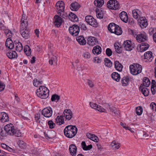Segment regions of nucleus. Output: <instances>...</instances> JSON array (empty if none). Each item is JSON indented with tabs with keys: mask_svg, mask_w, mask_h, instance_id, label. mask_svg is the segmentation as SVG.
<instances>
[{
	"mask_svg": "<svg viewBox=\"0 0 156 156\" xmlns=\"http://www.w3.org/2000/svg\"><path fill=\"white\" fill-rule=\"evenodd\" d=\"M77 129L75 126L69 125L66 127L64 130L65 135L69 138L74 137L76 134Z\"/></svg>",
	"mask_w": 156,
	"mask_h": 156,
	"instance_id": "obj_1",
	"label": "nucleus"
},
{
	"mask_svg": "<svg viewBox=\"0 0 156 156\" xmlns=\"http://www.w3.org/2000/svg\"><path fill=\"white\" fill-rule=\"evenodd\" d=\"M49 90L47 87L43 86H40L36 91L37 96L41 99H45L49 96Z\"/></svg>",
	"mask_w": 156,
	"mask_h": 156,
	"instance_id": "obj_2",
	"label": "nucleus"
},
{
	"mask_svg": "<svg viewBox=\"0 0 156 156\" xmlns=\"http://www.w3.org/2000/svg\"><path fill=\"white\" fill-rule=\"evenodd\" d=\"M131 73L133 75H137L141 73L142 68L141 65L138 63H134L129 66Z\"/></svg>",
	"mask_w": 156,
	"mask_h": 156,
	"instance_id": "obj_3",
	"label": "nucleus"
},
{
	"mask_svg": "<svg viewBox=\"0 0 156 156\" xmlns=\"http://www.w3.org/2000/svg\"><path fill=\"white\" fill-rule=\"evenodd\" d=\"M107 7L109 9L115 10L119 9L120 5L116 0H110L107 3Z\"/></svg>",
	"mask_w": 156,
	"mask_h": 156,
	"instance_id": "obj_4",
	"label": "nucleus"
},
{
	"mask_svg": "<svg viewBox=\"0 0 156 156\" xmlns=\"http://www.w3.org/2000/svg\"><path fill=\"white\" fill-rule=\"evenodd\" d=\"M85 20L86 22L91 26L96 27L98 23L96 20L91 16H86Z\"/></svg>",
	"mask_w": 156,
	"mask_h": 156,
	"instance_id": "obj_5",
	"label": "nucleus"
},
{
	"mask_svg": "<svg viewBox=\"0 0 156 156\" xmlns=\"http://www.w3.org/2000/svg\"><path fill=\"white\" fill-rule=\"evenodd\" d=\"M69 30L70 33L74 36H76L78 35L80 30L79 27L76 24L70 26L69 27Z\"/></svg>",
	"mask_w": 156,
	"mask_h": 156,
	"instance_id": "obj_6",
	"label": "nucleus"
},
{
	"mask_svg": "<svg viewBox=\"0 0 156 156\" xmlns=\"http://www.w3.org/2000/svg\"><path fill=\"white\" fill-rule=\"evenodd\" d=\"M56 8L58 10V14L61 16V12L64 10L65 4L62 1H58L55 5Z\"/></svg>",
	"mask_w": 156,
	"mask_h": 156,
	"instance_id": "obj_7",
	"label": "nucleus"
},
{
	"mask_svg": "<svg viewBox=\"0 0 156 156\" xmlns=\"http://www.w3.org/2000/svg\"><path fill=\"white\" fill-rule=\"evenodd\" d=\"M4 130L7 133L10 135H13L15 129L14 126L12 123L6 125L4 127Z\"/></svg>",
	"mask_w": 156,
	"mask_h": 156,
	"instance_id": "obj_8",
	"label": "nucleus"
},
{
	"mask_svg": "<svg viewBox=\"0 0 156 156\" xmlns=\"http://www.w3.org/2000/svg\"><path fill=\"white\" fill-rule=\"evenodd\" d=\"M122 46L127 51H130L134 47V44H132L131 41L130 40L125 41L122 44Z\"/></svg>",
	"mask_w": 156,
	"mask_h": 156,
	"instance_id": "obj_9",
	"label": "nucleus"
},
{
	"mask_svg": "<svg viewBox=\"0 0 156 156\" xmlns=\"http://www.w3.org/2000/svg\"><path fill=\"white\" fill-rule=\"evenodd\" d=\"M21 22L20 30L27 29L28 26L27 17L23 14L21 18Z\"/></svg>",
	"mask_w": 156,
	"mask_h": 156,
	"instance_id": "obj_10",
	"label": "nucleus"
},
{
	"mask_svg": "<svg viewBox=\"0 0 156 156\" xmlns=\"http://www.w3.org/2000/svg\"><path fill=\"white\" fill-rule=\"evenodd\" d=\"M52 114V111L50 107H48L44 108L42 111V114L45 117L49 118Z\"/></svg>",
	"mask_w": 156,
	"mask_h": 156,
	"instance_id": "obj_11",
	"label": "nucleus"
},
{
	"mask_svg": "<svg viewBox=\"0 0 156 156\" xmlns=\"http://www.w3.org/2000/svg\"><path fill=\"white\" fill-rule=\"evenodd\" d=\"M144 60L146 62H150L153 59L154 56L152 55V53L150 51L146 52L144 54Z\"/></svg>",
	"mask_w": 156,
	"mask_h": 156,
	"instance_id": "obj_12",
	"label": "nucleus"
},
{
	"mask_svg": "<svg viewBox=\"0 0 156 156\" xmlns=\"http://www.w3.org/2000/svg\"><path fill=\"white\" fill-rule=\"evenodd\" d=\"M136 40L139 42H143L147 40L146 34L144 32L140 33L137 35Z\"/></svg>",
	"mask_w": 156,
	"mask_h": 156,
	"instance_id": "obj_13",
	"label": "nucleus"
},
{
	"mask_svg": "<svg viewBox=\"0 0 156 156\" xmlns=\"http://www.w3.org/2000/svg\"><path fill=\"white\" fill-rule=\"evenodd\" d=\"M0 29L3 30L7 37L11 36L12 32L0 21Z\"/></svg>",
	"mask_w": 156,
	"mask_h": 156,
	"instance_id": "obj_14",
	"label": "nucleus"
},
{
	"mask_svg": "<svg viewBox=\"0 0 156 156\" xmlns=\"http://www.w3.org/2000/svg\"><path fill=\"white\" fill-rule=\"evenodd\" d=\"M12 34H13L12 33L11 37H8V38L6 39L5 43V46L10 49H13L14 48V42H13L11 39Z\"/></svg>",
	"mask_w": 156,
	"mask_h": 156,
	"instance_id": "obj_15",
	"label": "nucleus"
},
{
	"mask_svg": "<svg viewBox=\"0 0 156 156\" xmlns=\"http://www.w3.org/2000/svg\"><path fill=\"white\" fill-rule=\"evenodd\" d=\"M90 105L92 108L95 109L101 112H105V109L98 105L93 102H90Z\"/></svg>",
	"mask_w": 156,
	"mask_h": 156,
	"instance_id": "obj_16",
	"label": "nucleus"
},
{
	"mask_svg": "<svg viewBox=\"0 0 156 156\" xmlns=\"http://www.w3.org/2000/svg\"><path fill=\"white\" fill-rule=\"evenodd\" d=\"M98 43V39L95 37L90 36L88 37L87 44L88 45L93 46Z\"/></svg>",
	"mask_w": 156,
	"mask_h": 156,
	"instance_id": "obj_17",
	"label": "nucleus"
},
{
	"mask_svg": "<svg viewBox=\"0 0 156 156\" xmlns=\"http://www.w3.org/2000/svg\"><path fill=\"white\" fill-rule=\"evenodd\" d=\"M14 48L15 50L17 51L21 52L23 49L22 44L18 40H16L14 41Z\"/></svg>",
	"mask_w": 156,
	"mask_h": 156,
	"instance_id": "obj_18",
	"label": "nucleus"
},
{
	"mask_svg": "<svg viewBox=\"0 0 156 156\" xmlns=\"http://www.w3.org/2000/svg\"><path fill=\"white\" fill-rule=\"evenodd\" d=\"M138 22L139 23V25L142 28H145L147 26V20L145 17H140V19L138 20Z\"/></svg>",
	"mask_w": 156,
	"mask_h": 156,
	"instance_id": "obj_19",
	"label": "nucleus"
},
{
	"mask_svg": "<svg viewBox=\"0 0 156 156\" xmlns=\"http://www.w3.org/2000/svg\"><path fill=\"white\" fill-rule=\"evenodd\" d=\"M7 56L10 59H13L17 58V55L16 51H10L6 53Z\"/></svg>",
	"mask_w": 156,
	"mask_h": 156,
	"instance_id": "obj_20",
	"label": "nucleus"
},
{
	"mask_svg": "<svg viewBox=\"0 0 156 156\" xmlns=\"http://www.w3.org/2000/svg\"><path fill=\"white\" fill-rule=\"evenodd\" d=\"M64 116H66V119L69 120L73 117L72 112L70 109H65L64 112Z\"/></svg>",
	"mask_w": 156,
	"mask_h": 156,
	"instance_id": "obj_21",
	"label": "nucleus"
},
{
	"mask_svg": "<svg viewBox=\"0 0 156 156\" xmlns=\"http://www.w3.org/2000/svg\"><path fill=\"white\" fill-rule=\"evenodd\" d=\"M121 20L124 22L126 23L128 21V16L127 13L125 11H122L119 15Z\"/></svg>",
	"mask_w": 156,
	"mask_h": 156,
	"instance_id": "obj_22",
	"label": "nucleus"
},
{
	"mask_svg": "<svg viewBox=\"0 0 156 156\" xmlns=\"http://www.w3.org/2000/svg\"><path fill=\"white\" fill-rule=\"evenodd\" d=\"M77 147L74 144H71L69 146V150L71 154L75 156L76 154Z\"/></svg>",
	"mask_w": 156,
	"mask_h": 156,
	"instance_id": "obj_23",
	"label": "nucleus"
},
{
	"mask_svg": "<svg viewBox=\"0 0 156 156\" xmlns=\"http://www.w3.org/2000/svg\"><path fill=\"white\" fill-rule=\"evenodd\" d=\"M55 20L54 21V24L57 27H59L61 25L62 20V18L58 15H55Z\"/></svg>",
	"mask_w": 156,
	"mask_h": 156,
	"instance_id": "obj_24",
	"label": "nucleus"
},
{
	"mask_svg": "<svg viewBox=\"0 0 156 156\" xmlns=\"http://www.w3.org/2000/svg\"><path fill=\"white\" fill-rule=\"evenodd\" d=\"M132 14L133 17L136 19L138 18L140 19L141 16V13L139 10L138 9H134L132 11Z\"/></svg>",
	"mask_w": 156,
	"mask_h": 156,
	"instance_id": "obj_25",
	"label": "nucleus"
},
{
	"mask_svg": "<svg viewBox=\"0 0 156 156\" xmlns=\"http://www.w3.org/2000/svg\"><path fill=\"white\" fill-rule=\"evenodd\" d=\"M139 90L141 91L142 93L145 96H147L149 94V90L147 88L144 87L141 84Z\"/></svg>",
	"mask_w": 156,
	"mask_h": 156,
	"instance_id": "obj_26",
	"label": "nucleus"
},
{
	"mask_svg": "<svg viewBox=\"0 0 156 156\" xmlns=\"http://www.w3.org/2000/svg\"><path fill=\"white\" fill-rule=\"evenodd\" d=\"M20 33L23 37L28 39L30 37L29 31L27 29L20 30Z\"/></svg>",
	"mask_w": 156,
	"mask_h": 156,
	"instance_id": "obj_27",
	"label": "nucleus"
},
{
	"mask_svg": "<svg viewBox=\"0 0 156 156\" xmlns=\"http://www.w3.org/2000/svg\"><path fill=\"white\" fill-rule=\"evenodd\" d=\"M149 44L144 42L142 43L140 46V52H143L146 50L149 47Z\"/></svg>",
	"mask_w": 156,
	"mask_h": 156,
	"instance_id": "obj_28",
	"label": "nucleus"
},
{
	"mask_svg": "<svg viewBox=\"0 0 156 156\" xmlns=\"http://www.w3.org/2000/svg\"><path fill=\"white\" fill-rule=\"evenodd\" d=\"M80 7V5L77 2L72 3L70 5V8L72 10L77 11Z\"/></svg>",
	"mask_w": 156,
	"mask_h": 156,
	"instance_id": "obj_29",
	"label": "nucleus"
},
{
	"mask_svg": "<svg viewBox=\"0 0 156 156\" xmlns=\"http://www.w3.org/2000/svg\"><path fill=\"white\" fill-rule=\"evenodd\" d=\"M117 26L118 25H116L114 23H111L108 26V29L110 32L114 33V31H115V29Z\"/></svg>",
	"mask_w": 156,
	"mask_h": 156,
	"instance_id": "obj_30",
	"label": "nucleus"
},
{
	"mask_svg": "<svg viewBox=\"0 0 156 156\" xmlns=\"http://www.w3.org/2000/svg\"><path fill=\"white\" fill-rule=\"evenodd\" d=\"M114 65L115 67L117 70L119 72H121L122 70L123 66L118 61H115Z\"/></svg>",
	"mask_w": 156,
	"mask_h": 156,
	"instance_id": "obj_31",
	"label": "nucleus"
},
{
	"mask_svg": "<svg viewBox=\"0 0 156 156\" xmlns=\"http://www.w3.org/2000/svg\"><path fill=\"white\" fill-rule=\"evenodd\" d=\"M129 78L128 76L123 77L122 79L121 82L123 86H126L128 84L129 81Z\"/></svg>",
	"mask_w": 156,
	"mask_h": 156,
	"instance_id": "obj_32",
	"label": "nucleus"
},
{
	"mask_svg": "<svg viewBox=\"0 0 156 156\" xmlns=\"http://www.w3.org/2000/svg\"><path fill=\"white\" fill-rule=\"evenodd\" d=\"M76 39V41L80 45H84L86 44V43L84 37L82 36L77 37Z\"/></svg>",
	"mask_w": 156,
	"mask_h": 156,
	"instance_id": "obj_33",
	"label": "nucleus"
},
{
	"mask_svg": "<svg viewBox=\"0 0 156 156\" xmlns=\"http://www.w3.org/2000/svg\"><path fill=\"white\" fill-rule=\"evenodd\" d=\"M55 122L58 123L59 125L63 124L64 122L63 116H58L55 119Z\"/></svg>",
	"mask_w": 156,
	"mask_h": 156,
	"instance_id": "obj_34",
	"label": "nucleus"
},
{
	"mask_svg": "<svg viewBox=\"0 0 156 156\" xmlns=\"http://www.w3.org/2000/svg\"><path fill=\"white\" fill-rule=\"evenodd\" d=\"M2 117L1 118V121L2 122H8L9 120L8 115L4 112H2Z\"/></svg>",
	"mask_w": 156,
	"mask_h": 156,
	"instance_id": "obj_35",
	"label": "nucleus"
},
{
	"mask_svg": "<svg viewBox=\"0 0 156 156\" xmlns=\"http://www.w3.org/2000/svg\"><path fill=\"white\" fill-rule=\"evenodd\" d=\"M68 18L71 21L76 22L78 21V19L76 16L72 12L69 13Z\"/></svg>",
	"mask_w": 156,
	"mask_h": 156,
	"instance_id": "obj_36",
	"label": "nucleus"
},
{
	"mask_svg": "<svg viewBox=\"0 0 156 156\" xmlns=\"http://www.w3.org/2000/svg\"><path fill=\"white\" fill-rule=\"evenodd\" d=\"M101 47L99 45H97L94 47L92 50V52L94 54H99L101 53Z\"/></svg>",
	"mask_w": 156,
	"mask_h": 156,
	"instance_id": "obj_37",
	"label": "nucleus"
},
{
	"mask_svg": "<svg viewBox=\"0 0 156 156\" xmlns=\"http://www.w3.org/2000/svg\"><path fill=\"white\" fill-rule=\"evenodd\" d=\"M96 16L98 18L101 19L103 18L104 14L105 13L104 11L99 9H96Z\"/></svg>",
	"mask_w": 156,
	"mask_h": 156,
	"instance_id": "obj_38",
	"label": "nucleus"
},
{
	"mask_svg": "<svg viewBox=\"0 0 156 156\" xmlns=\"http://www.w3.org/2000/svg\"><path fill=\"white\" fill-rule=\"evenodd\" d=\"M111 76L112 79L117 82H119L120 79V75L116 72L113 73L111 75Z\"/></svg>",
	"mask_w": 156,
	"mask_h": 156,
	"instance_id": "obj_39",
	"label": "nucleus"
},
{
	"mask_svg": "<svg viewBox=\"0 0 156 156\" xmlns=\"http://www.w3.org/2000/svg\"><path fill=\"white\" fill-rule=\"evenodd\" d=\"M151 82L149 79L147 77H144L143 80V86L144 87H148L150 85Z\"/></svg>",
	"mask_w": 156,
	"mask_h": 156,
	"instance_id": "obj_40",
	"label": "nucleus"
},
{
	"mask_svg": "<svg viewBox=\"0 0 156 156\" xmlns=\"http://www.w3.org/2000/svg\"><path fill=\"white\" fill-rule=\"evenodd\" d=\"M120 144L119 143H116L115 140H114L112 141L111 144L110 146L112 147L113 149H118L120 147Z\"/></svg>",
	"mask_w": 156,
	"mask_h": 156,
	"instance_id": "obj_41",
	"label": "nucleus"
},
{
	"mask_svg": "<svg viewBox=\"0 0 156 156\" xmlns=\"http://www.w3.org/2000/svg\"><path fill=\"white\" fill-rule=\"evenodd\" d=\"M104 0H95L94 2L95 5L98 7H100L102 6L104 4Z\"/></svg>",
	"mask_w": 156,
	"mask_h": 156,
	"instance_id": "obj_42",
	"label": "nucleus"
},
{
	"mask_svg": "<svg viewBox=\"0 0 156 156\" xmlns=\"http://www.w3.org/2000/svg\"><path fill=\"white\" fill-rule=\"evenodd\" d=\"M1 146L3 149L6 150H7V151L9 152H12L13 151V150L12 148L8 146H7L5 144H2L1 145Z\"/></svg>",
	"mask_w": 156,
	"mask_h": 156,
	"instance_id": "obj_43",
	"label": "nucleus"
},
{
	"mask_svg": "<svg viewBox=\"0 0 156 156\" xmlns=\"http://www.w3.org/2000/svg\"><path fill=\"white\" fill-rule=\"evenodd\" d=\"M122 32L121 28L118 25L115 29V31H114V33L118 35H119L122 34Z\"/></svg>",
	"mask_w": 156,
	"mask_h": 156,
	"instance_id": "obj_44",
	"label": "nucleus"
},
{
	"mask_svg": "<svg viewBox=\"0 0 156 156\" xmlns=\"http://www.w3.org/2000/svg\"><path fill=\"white\" fill-rule=\"evenodd\" d=\"M106 106L107 108H109L111 112H114L115 114H118L119 113V112L118 111H116V108L115 107H111L110 105L108 104L106 105Z\"/></svg>",
	"mask_w": 156,
	"mask_h": 156,
	"instance_id": "obj_45",
	"label": "nucleus"
},
{
	"mask_svg": "<svg viewBox=\"0 0 156 156\" xmlns=\"http://www.w3.org/2000/svg\"><path fill=\"white\" fill-rule=\"evenodd\" d=\"M60 99V97L56 94H54L51 96V100L52 101H58Z\"/></svg>",
	"mask_w": 156,
	"mask_h": 156,
	"instance_id": "obj_46",
	"label": "nucleus"
},
{
	"mask_svg": "<svg viewBox=\"0 0 156 156\" xmlns=\"http://www.w3.org/2000/svg\"><path fill=\"white\" fill-rule=\"evenodd\" d=\"M105 65L108 67H110L112 66V62L108 58H105Z\"/></svg>",
	"mask_w": 156,
	"mask_h": 156,
	"instance_id": "obj_47",
	"label": "nucleus"
},
{
	"mask_svg": "<svg viewBox=\"0 0 156 156\" xmlns=\"http://www.w3.org/2000/svg\"><path fill=\"white\" fill-rule=\"evenodd\" d=\"M57 62V59L56 57L54 55L51 58L49 61V64L51 65H53V62H55L56 63Z\"/></svg>",
	"mask_w": 156,
	"mask_h": 156,
	"instance_id": "obj_48",
	"label": "nucleus"
},
{
	"mask_svg": "<svg viewBox=\"0 0 156 156\" xmlns=\"http://www.w3.org/2000/svg\"><path fill=\"white\" fill-rule=\"evenodd\" d=\"M114 47L116 51L118 53H121L122 51V48L121 47H119L116 44H115Z\"/></svg>",
	"mask_w": 156,
	"mask_h": 156,
	"instance_id": "obj_49",
	"label": "nucleus"
},
{
	"mask_svg": "<svg viewBox=\"0 0 156 156\" xmlns=\"http://www.w3.org/2000/svg\"><path fill=\"white\" fill-rule=\"evenodd\" d=\"M142 108L140 106L136 107V112L137 115H141L142 112Z\"/></svg>",
	"mask_w": 156,
	"mask_h": 156,
	"instance_id": "obj_50",
	"label": "nucleus"
},
{
	"mask_svg": "<svg viewBox=\"0 0 156 156\" xmlns=\"http://www.w3.org/2000/svg\"><path fill=\"white\" fill-rule=\"evenodd\" d=\"M19 146L21 148H24L26 146V143L23 141L19 140L18 143Z\"/></svg>",
	"mask_w": 156,
	"mask_h": 156,
	"instance_id": "obj_51",
	"label": "nucleus"
},
{
	"mask_svg": "<svg viewBox=\"0 0 156 156\" xmlns=\"http://www.w3.org/2000/svg\"><path fill=\"white\" fill-rule=\"evenodd\" d=\"M48 125L49 128L51 129H53L55 126V124L52 121L50 120L48 122Z\"/></svg>",
	"mask_w": 156,
	"mask_h": 156,
	"instance_id": "obj_52",
	"label": "nucleus"
},
{
	"mask_svg": "<svg viewBox=\"0 0 156 156\" xmlns=\"http://www.w3.org/2000/svg\"><path fill=\"white\" fill-rule=\"evenodd\" d=\"M156 32V29L155 28H150L149 30V34L150 35H154V34Z\"/></svg>",
	"mask_w": 156,
	"mask_h": 156,
	"instance_id": "obj_53",
	"label": "nucleus"
},
{
	"mask_svg": "<svg viewBox=\"0 0 156 156\" xmlns=\"http://www.w3.org/2000/svg\"><path fill=\"white\" fill-rule=\"evenodd\" d=\"M83 56L84 58L88 59L90 58V54L89 52H87L83 54Z\"/></svg>",
	"mask_w": 156,
	"mask_h": 156,
	"instance_id": "obj_54",
	"label": "nucleus"
},
{
	"mask_svg": "<svg viewBox=\"0 0 156 156\" xmlns=\"http://www.w3.org/2000/svg\"><path fill=\"white\" fill-rule=\"evenodd\" d=\"M150 106L151 109L156 112V104L155 103L152 102Z\"/></svg>",
	"mask_w": 156,
	"mask_h": 156,
	"instance_id": "obj_55",
	"label": "nucleus"
},
{
	"mask_svg": "<svg viewBox=\"0 0 156 156\" xmlns=\"http://www.w3.org/2000/svg\"><path fill=\"white\" fill-rule=\"evenodd\" d=\"M106 53L107 55L110 56L112 55V52L111 50L109 48H107L106 50Z\"/></svg>",
	"mask_w": 156,
	"mask_h": 156,
	"instance_id": "obj_56",
	"label": "nucleus"
},
{
	"mask_svg": "<svg viewBox=\"0 0 156 156\" xmlns=\"http://www.w3.org/2000/svg\"><path fill=\"white\" fill-rule=\"evenodd\" d=\"M92 138H91L90 140H92L93 141L97 142L99 141V139L98 137L94 134H93V136H92Z\"/></svg>",
	"mask_w": 156,
	"mask_h": 156,
	"instance_id": "obj_57",
	"label": "nucleus"
},
{
	"mask_svg": "<svg viewBox=\"0 0 156 156\" xmlns=\"http://www.w3.org/2000/svg\"><path fill=\"white\" fill-rule=\"evenodd\" d=\"M6 133L2 128L0 127V135L3 137L5 136H6Z\"/></svg>",
	"mask_w": 156,
	"mask_h": 156,
	"instance_id": "obj_58",
	"label": "nucleus"
},
{
	"mask_svg": "<svg viewBox=\"0 0 156 156\" xmlns=\"http://www.w3.org/2000/svg\"><path fill=\"white\" fill-rule=\"evenodd\" d=\"M5 85L4 83L0 81V91L3 90L5 88Z\"/></svg>",
	"mask_w": 156,
	"mask_h": 156,
	"instance_id": "obj_59",
	"label": "nucleus"
},
{
	"mask_svg": "<svg viewBox=\"0 0 156 156\" xmlns=\"http://www.w3.org/2000/svg\"><path fill=\"white\" fill-rule=\"evenodd\" d=\"M14 135L17 137H20L21 136V133L18 130L15 129L14 131Z\"/></svg>",
	"mask_w": 156,
	"mask_h": 156,
	"instance_id": "obj_60",
	"label": "nucleus"
},
{
	"mask_svg": "<svg viewBox=\"0 0 156 156\" xmlns=\"http://www.w3.org/2000/svg\"><path fill=\"white\" fill-rule=\"evenodd\" d=\"M39 82L37 81V79H35L33 80V85L34 86L36 87H37L39 85Z\"/></svg>",
	"mask_w": 156,
	"mask_h": 156,
	"instance_id": "obj_61",
	"label": "nucleus"
},
{
	"mask_svg": "<svg viewBox=\"0 0 156 156\" xmlns=\"http://www.w3.org/2000/svg\"><path fill=\"white\" fill-rule=\"evenodd\" d=\"M87 83L88 85L90 87H93L94 86L93 83L90 80H88L87 81Z\"/></svg>",
	"mask_w": 156,
	"mask_h": 156,
	"instance_id": "obj_62",
	"label": "nucleus"
},
{
	"mask_svg": "<svg viewBox=\"0 0 156 156\" xmlns=\"http://www.w3.org/2000/svg\"><path fill=\"white\" fill-rule=\"evenodd\" d=\"M30 50V48L27 45L25 46L24 48V51L25 53L26 54V53H28V49Z\"/></svg>",
	"mask_w": 156,
	"mask_h": 156,
	"instance_id": "obj_63",
	"label": "nucleus"
},
{
	"mask_svg": "<svg viewBox=\"0 0 156 156\" xmlns=\"http://www.w3.org/2000/svg\"><path fill=\"white\" fill-rule=\"evenodd\" d=\"M80 28L82 30H87V28L86 26L83 23H81L80 24Z\"/></svg>",
	"mask_w": 156,
	"mask_h": 156,
	"instance_id": "obj_64",
	"label": "nucleus"
}]
</instances>
